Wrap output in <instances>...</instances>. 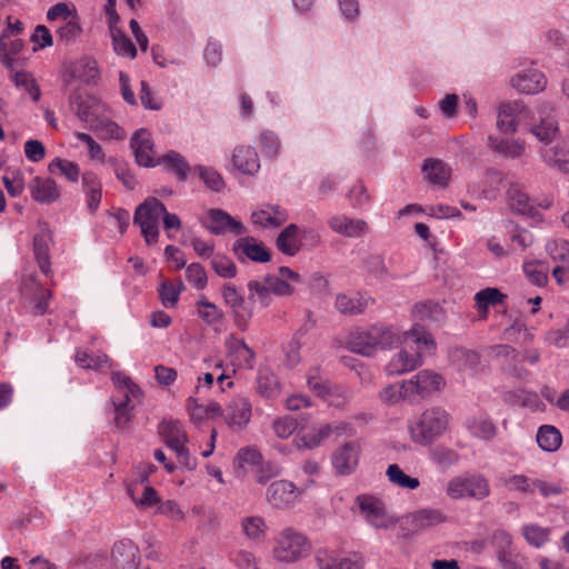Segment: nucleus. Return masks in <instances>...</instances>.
Instances as JSON below:
<instances>
[{"label":"nucleus","mask_w":569,"mask_h":569,"mask_svg":"<svg viewBox=\"0 0 569 569\" xmlns=\"http://www.w3.org/2000/svg\"><path fill=\"white\" fill-rule=\"evenodd\" d=\"M449 357L459 370L475 371L480 365V355L462 347L451 349Z\"/></svg>","instance_id":"obj_43"},{"label":"nucleus","mask_w":569,"mask_h":569,"mask_svg":"<svg viewBox=\"0 0 569 569\" xmlns=\"http://www.w3.org/2000/svg\"><path fill=\"white\" fill-rule=\"evenodd\" d=\"M403 335L393 326L373 325L357 328L347 337V348L358 355L370 357L385 349L397 347L402 342Z\"/></svg>","instance_id":"obj_2"},{"label":"nucleus","mask_w":569,"mask_h":569,"mask_svg":"<svg viewBox=\"0 0 569 569\" xmlns=\"http://www.w3.org/2000/svg\"><path fill=\"white\" fill-rule=\"evenodd\" d=\"M89 129L98 134L103 140H123L126 138V131L117 122L112 121L107 112L102 113Z\"/></svg>","instance_id":"obj_37"},{"label":"nucleus","mask_w":569,"mask_h":569,"mask_svg":"<svg viewBox=\"0 0 569 569\" xmlns=\"http://www.w3.org/2000/svg\"><path fill=\"white\" fill-rule=\"evenodd\" d=\"M405 393L409 403H416L439 392L446 385L445 378L429 369L418 371L411 378L403 380Z\"/></svg>","instance_id":"obj_9"},{"label":"nucleus","mask_w":569,"mask_h":569,"mask_svg":"<svg viewBox=\"0 0 569 569\" xmlns=\"http://www.w3.org/2000/svg\"><path fill=\"white\" fill-rule=\"evenodd\" d=\"M546 251L557 266L569 268V241L565 239L549 240L546 243Z\"/></svg>","instance_id":"obj_54"},{"label":"nucleus","mask_w":569,"mask_h":569,"mask_svg":"<svg viewBox=\"0 0 569 569\" xmlns=\"http://www.w3.org/2000/svg\"><path fill=\"white\" fill-rule=\"evenodd\" d=\"M467 428L472 436L483 440L492 439L497 432L495 423L487 417H477L468 420Z\"/></svg>","instance_id":"obj_52"},{"label":"nucleus","mask_w":569,"mask_h":569,"mask_svg":"<svg viewBox=\"0 0 569 569\" xmlns=\"http://www.w3.org/2000/svg\"><path fill=\"white\" fill-rule=\"evenodd\" d=\"M159 435L166 446L176 453L180 465L189 470H193L197 467L196 460L191 458L190 451L186 447L189 439L180 421L163 420L159 425Z\"/></svg>","instance_id":"obj_8"},{"label":"nucleus","mask_w":569,"mask_h":569,"mask_svg":"<svg viewBox=\"0 0 569 569\" xmlns=\"http://www.w3.org/2000/svg\"><path fill=\"white\" fill-rule=\"evenodd\" d=\"M256 391L264 399H274L281 392L278 377L268 368H259L256 378Z\"/></svg>","instance_id":"obj_33"},{"label":"nucleus","mask_w":569,"mask_h":569,"mask_svg":"<svg viewBox=\"0 0 569 569\" xmlns=\"http://www.w3.org/2000/svg\"><path fill=\"white\" fill-rule=\"evenodd\" d=\"M31 198L42 204L56 202L60 197V190L51 178L34 177L29 183Z\"/></svg>","instance_id":"obj_28"},{"label":"nucleus","mask_w":569,"mask_h":569,"mask_svg":"<svg viewBox=\"0 0 569 569\" xmlns=\"http://www.w3.org/2000/svg\"><path fill=\"white\" fill-rule=\"evenodd\" d=\"M351 431L352 428L349 425H337L333 427L329 423H325L318 427H312L311 429L300 433L295 441L299 449H313L319 447L332 432H337L338 435H350Z\"/></svg>","instance_id":"obj_19"},{"label":"nucleus","mask_w":569,"mask_h":569,"mask_svg":"<svg viewBox=\"0 0 569 569\" xmlns=\"http://www.w3.org/2000/svg\"><path fill=\"white\" fill-rule=\"evenodd\" d=\"M221 295L224 303L232 310L236 326L240 330H246L253 315L252 307L244 301L242 295L238 292L232 283H224L221 288Z\"/></svg>","instance_id":"obj_16"},{"label":"nucleus","mask_w":569,"mask_h":569,"mask_svg":"<svg viewBox=\"0 0 569 569\" xmlns=\"http://www.w3.org/2000/svg\"><path fill=\"white\" fill-rule=\"evenodd\" d=\"M541 157L548 166L569 174V149H566L565 146L556 144L545 149Z\"/></svg>","instance_id":"obj_41"},{"label":"nucleus","mask_w":569,"mask_h":569,"mask_svg":"<svg viewBox=\"0 0 569 569\" xmlns=\"http://www.w3.org/2000/svg\"><path fill=\"white\" fill-rule=\"evenodd\" d=\"M430 460L440 468L448 469L459 462L460 455L453 449L439 446L430 452Z\"/></svg>","instance_id":"obj_61"},{"label":"nucleus","mask_w":569,"mask_h":569,"mask_svg":"<svg viewBox=\"0 0 569 569\" xmlns=\"http://www.w3.org/2000/svg\"><path fill=\"white\" fill-rule=\"evenodd\" d=\"M233 251L242 259V257L254 262H268L271 258L270 251L253 237H241L233 243Z\"/></svg>","instance_id":"obj_25"},{"label":"nucleus","mask_w":569,"mask_h":569,"mask_svg":"<svg viewBox=\"0 0 569 569\" xmlns=\"http://www.w3.org/2000/svg\"><path fill=\"white\" fill-rule=\"evenodd\" d=\"M2 182L12 198L20 197L26 188L24 173L19 169L8 168L2 176Z\"/></svg>","instance_id":"obj_51"},{"label":"nucleus","mask_w":569,"mask_h":569,"mask_svg":"<svg viewBox=\"0 0 569 569\" xmlns=\"http://www.w3.org/2000/svg\"><path fill=\"white\" fill-rule=\"evenodd\" d=\"M113 50L118 56L136 58L137 48L133 42L119 29L111 30Z\"/></svg>","instance_id":"obj_59"},{"label":"nucleus","mask_w":569,"mask_h":569,"mask_svg":"<svg viewBox=\"0 0 569 569\" xmlns=\"http://www.w3.org/2000/svg\"><path fill=\"white\" fill-rule=\"evenodd\" d=\"M536 440L543 451L555 452L561 446L562 436L556 427L543 425L538 429Z\"/></svg>","instance_id":"obj_44"},{"label":"nucleus","mask_w":569,"mask_h":569,"mask_svg":"<svg viewBox=\"0 0 569 569\" xmlns=\"http://www.w3.org/2000/svg\"><path fill=\"white\" fill-rule=\"evenodd\" d=\"M511 83L519 92L527 94H536L543 91L547 86L545 74L537 69H529L517 73Z\"/></svg>","instance_id":"obj_27"},{"label":"nucleus","mask_w":569,"mask_h":569,"mask_svg":"<svg viewBox=\"0 0 569 569\" xmlns=\"http://www.w3.org/2000/svg\"><path fill=\"white\" fill-rule=\"evenodd\" d=\"M73 74L84 83L96 84L100 77L97 61L90 57L79 59L74 64Z\"/></svg>","instance_id":"obj_45"},{"label":"nucleus","mask_w":569,"mask_h":569,"mask_svg":"<svg viewBox=\"0 0 569 569\" xmlns=\"http://www.w3.org/2000/svg\"><path fill=\"white\" fill-rule=\"evenodd\" d=\"M427 180L439 188H446L451 176V168L441 160L427 159L422 166Z\"/></svg>","instance_id":"obj_35"},{"label":"nucleus","mask_w":569,"mask_h":569,"mask_svg":"<svg viewBox=\"0 0 569 569\" xmlns=\"http://www.w3.org/2000/svg\"><path fill=\"white\" fill-rule=\"evenodd\" d=\"M361 517L376 529H388L396 525L398 519L391 515L386 503L372 495H359L356 497Z\"/></svg>","instance_id":"obj_11"},{"label":"nucleus","mask_w":569,"mask_h":569,"mask_svg":"<svg viewBox=\"0 0 569 569\" xmlns=\"http://www.w3.org/2000/svg\"><path fill=\"white\" fill-rule=\"evenodd\" d=\"M360 447L356 441L346 442L332 455V466L337 473L347 476L352 473L359 462Z\"/></svg>","instance_id":"obj_21"},{"label":"nucleus","mask_w":569,"mask_h":569,"mask_svg":"<svg viewBox=\"0 0 569 569\" xmlns=\"http://www.w3.org/2000/svg\"><path fill=\"white\" fill-rule=\"evenodd\" d=\"M201 223L210 233L216 236L226 233L241 236L247 231V228L240 221L222 209H209Z\"/></svg>","instance_id":"obj_14"},{"label":"nucleus","mask_w":569,"mask_h":569,"mask_svg":"<svg viewBox=\"0 0 569 569\" xmlns=\"http://www.w3.org/2000/svg\"><path fill=\"white\" fill-rule=\"evenodd\" d=\"M327 223L333 232L347 238H360L369 232V226L365 220L346 214H335Z\"/></svg>","instance_id":"obj_23"},{"label":"nucleus","mask_w":569,"mask_h":569,"mask_svg":"<svg viewBox=\"0 0 569 569\" xmlns=\"http://www.w3.org/2000/svg\"><path fill=\"white\" fill-rule=\"evenodd\" d=\"M402 342L412 341L417 349L408 351L401 349L396 352L386 366L388 376H400L413 371L423 363L422 351H433L436 342L426 328L419 323L412 325L408 331H401Z\"/></svg>","instance_id":"obj_1"},{"label":"nucleus","mask_w":569,"mask_h":569,"mask_svg":"<svg viewBox=\"0 0 569 569\" xmlns=\"http://www.w3.org/2000/svg\"><path fill=\"white\" fill-rule=\"evenodd\" d=\"M166 212V206L154 197H148L134 211L133 222L138 224L147 244L151 246L159 239V221Z\"/></svg>","instance_id":"obj_7"},{"label":"nucleus","mask_w":569,"mask_h":569,"mask_svg":"<svg viewBox=\"0 0 569 569\" xmlns=\"http://www.w3.org/2000/svg\"><path fill=\"white\" fill-rule=\"evenodd\" d=\"M449 425V415L446 410L433 407L425 410L408 426L410 438L420 446H429L443 435Z\"/></svg>","instance_id":"obj_3"},{"label":"nucleus","mask_w":569,"mask_h":569,"mask_svg":"<svg viewBox=\"0 0 569 569\" xmlns=\"http://www.w3.org/2000/svg\"><path fill=\"white\" fill-rule=\"evenodd\" d=\"M530 110L520 100L501 102L498 108L497 128L503 133H513L518 129V119H527Z\"/></svg>","instance_id":"obj_18"},{"label":"nucleus","mask_w":569,"mask_h":569,"mask_svg":"<svg viewBox=\"0 0 569 569\" xmlns=\"http://www.w3.org/2000/svg\"><path fill=\"white\" fill-rule=\"evenodd\" d=\"M386 475L392 485L402 489L415 490L420 485L418 478L406 475L397 463L389 465Z\"/></svg>","instance_id":"obj_53"},{"label":"nucleus","mask_w":569,"mask_h":569,"mask_svg":"<svg viewBox=\"0 0 569 569\" xmlns=\"http://www.w3.org/2000/svg\"><path fill=\"white\" fill-rule=\"evenodd\" d=\"M313 485V480L306 481L301 487L289 480H276L268 486L266 500L274 509H287L296 505L301 495Z\"/></svg>","instance_id":"obj_12"},{"label":"nucleus","mask_w":569,"mask_h":569,"mask_svg":"<svg viewBox=\"0 0 569 569\" xmlns=\"http://www.w3.org/2000/svg\"><path fill=\"white\" fill-rule=\"evenodd\" d=\"M311 549L307 536L292 527L282 529L274 538L273 558L283 563H293L306 557Z\"/></svg>","instance_id":"obj_4"},{"label":"nucleus","mask_w":569,"mask_h":569,"mask_svg":"<svg viewBox=\"0 0 569 569\" xmlns=\"http://www.w3.org/2000/svg\"><path fill=\"white\" fill-rule=\"evenodd\" d=\"M522 269L532 284L543 287L548 282L549 267L546 261H526Z\"/></svg>","instance_id":"obj_49"},{"label":"nucleus","mask_w":569,"mask_h":569,"mask_svg":"<svg viewBox=\"0 0 569 569\" xmlns=\"http://www.w3.org/2000/svg\"><path fill=\"white\" fill-rule=\"evenodd\" d=\"M111 557L117 567L136 569L139 562V549L130 539H123L113 545Z\"/></svg>","instance_id":"obj_29"},{"label":"nucleus","mask_w":569,"mask_h":569,"mask_svg":"<svg viewBox=\"0 0 569 569\" xmlns=\"http://www.w3.org/2000/svg\"><path fill=\"white\" fill-rule=\"evenodd\" d=\"M12 81L18 89L24 90L33 101H39L41 97L40 88L31 73L17 71L12 76Z\"/></svg>","instance_id":"obj_60"},{"label":"nucleus","mask_w":569,"mask_h":569,"mask_svg":"<svg viewBox=\"0 0 569 569\" xmlns=\"http://www.w3.org/2000/svg\"><path fill=\"white\" fill-rule=\"evenodd\" d=\"M23 43L20 39L11 40L8 37V30H3L0 36V60L1 62L10 69H13L14 59L11 56H14L20 52Z\"/></svg>","instance_id":"obj_48"},{"label":"nucleus","mask_w":569,"mask_h":569,"mask_svg":"<svg viewBox=\"0 0 569 569\" xmlns=\"http://www.w3.org/2000/svg\"><path fill=\"white\" fill-rule=\"evenodd\" d=\"M258 143L266 157L274 159L279 156L281 141L276 132L269 129L261 130L259 133Z\"/></svg>","instance_id":"obj_55"},{"label":"nucleus","mask_w":569,"mask_h":569,"mask_svg":"<svg viewBox=\"0 0 569 569\" xmlns=\"http://www.w3.org/2000/svg\"><path fill=\"white\" fill-rule=\"evenodd\" d=\"M111 380L114 387L123 392V399L116 401L111 400L113 408V425L117 429H126L132 419L133 406L130 405L131 399L138 398L141 395V389L129 377L116 371L112 372Z\"/></svg>","instance_id":"obj_6"},{"label":"nucleus","mask_w":569,"mask_h":569,"mask_svg":"<svg viewBox=\"0 0 569 569\" xmlns=\"http://www.w3.org/2000/svg\"><path fill=\"white\" fill-rule=\"evenodd\" d=\"M242 533L252 541H262L267 535L268 526L261 516H247L240 520Z\"/></svg>","instance_id":"obj_42"},{"label":"nucleus","mask_w":569,"mask_h":569,"mask_svg":"<svg viewBox=\"0 0 569 569\" xmlns=\"http://www.w3.org/2000/svg\"><path fill=\"white\" fill-rule=\"evenodd\" d=\"M233 167L243 174L254 176L260 169V160L254 148L237 146L232 152Z\"/></svg>","instance_id":"obj_30"},{"label":"nucleus","mask_w":569,"mask_h":569,"mask_svg":"<svg viewBox=\"0 0 569 569\" xmlns=\"http://www.w3.org/2000/svg\"><path fill=\"white\" fill-rule=\"evenodd\" d=\"M229 361L232 367L238 369H252L254 366V351L241 339L229 336L226 339Z\"/></svg>","instance_id":"obj_22"},{"label":"nucleus","mask_w":569,"mask_h":569,"mask_svg":"<svg viewBox=\"0 0 569 569\" xmlns=\"http://www.w3.org/2000/svg\"><path fill=\"white\" fill-rule=\"evenodd\" d=\"M194 170L210 190L219 192L224 188L223 178L214 168L198 164Z\"/></svg>","instance_id":"obj_64"},{"label":"nucleus","mask_w":569,"mask_h":569,"mask_svg":"<svg viewBox=\"0 0 569 569\" xmlns=\"http://www.w3.org/2000/svg\"><path fill=\"white\" fill-rule=\"evenodd\" d=\"M252 407L248 398L234 397L224 408V421L229 426L246 427L251 418Z\"/></svg>","instance_id":"obj_26"},{"label":"nucleus","mask_w":569,"mask_h":569,"mask_svg":"<svg viewBox=\"0 0 569 569\" xmlns=\"http://www.w3.org/2000/svg\"><path fill=\"white\" fill-rule=\"evenodd\" d=\"M298 240L301 249H313L321 243L319 226L298 224Z\"/></svg>","instance_id":"obj_58"},{"label":"nucleus","mask_w":569,"mask_h":569,"mask_svg":"<svg viewBox=\"0 0 569 569\" xmlns=\"http://www.w3.org/2000/svg\"><path fill=\"white\" fill-rule=\"evenodd\" d=\"M56 32L59 37V40L64 44L76 42L82 32L79 16L77 14L72 18H69V20L57 24Z\"/></svg>","instance_id":"obj_50"},{"label":"nucleus","mask_w":569,"mask_h":569,"mask_svg":"<svg viewBox=\"0 0 569 569\" xmlns=\"http://www.w3.org/2000/svg\"><path fill=\"white\" fill-rule=\"evenodd\" d=\"M34 290L32 296L33 303V312L34 315L42 316L47 312L49 306V299L51 298V292L47 289H43L42 286L36 280L34 277H30L23 280L22 290L27 292L28 290Z\"/></svg>","instance_id":"obj_38"},{"label":"nucleus","mask_w":569,"mask_h":569,"mask_svg":"<svg viewBox=\"0 0 569 569\" xmlns=\"http://www.w3.org/2000/svg\"><path fill=\"white\" fill-rule=\"evenodd\" d=\"M490 148L506 158L518 159L526 152V142L521 139L489 137Z\"/></svg>","instance_id":"obj_32"},{"label":"nucleus","mask_w":569,"mask_h":569,"mask_svg":"<svg viewBox=\"0 0 569 569\" xmlns=\"http://www.w3.org/2000/svg\"><path fill=\"white\" fill-rule=\"evenodd\" d=\"M48 169L51 173L59 172L61 176H63L68 181L72 183L78 182L80 177L79 166L76 162L67 159L54 158L49 163Z\"/></svg>","instance_id":"obj_56"},{"label":"nucleus","mask_w":569,"mask_h":569,"mask_svg":"<svg viewBox=\"0 0 569 569\" xmlns=\"http://www.w3.org/2000/svg\"><path fill=\"white\" fill-rule=\"evenodd\" d=\"M50 231L42 227L33 237V253L40 271L49 277L52 273L50 261Z\"/></svg>","instance_id":"obj_31"},{"label":"nucleus","mask_w":569,"mask_h":569,"mask_svg":"<svg viewBox=\"0 0 569 569\" xmlns=\"http://www.w3.org/2000/svg\"><path fill=\"white\" fill-rule=\"evenodd\" d=\"M527 126L540 142L550 143L559 131L553 106L549 102L539 104L535 111H530Z\"/></svg>","instance_id":"obj_10"},{"label":"nucleus","mask_w":569,"mask_h":569,"mask_svg":"<svg viewBox=\"0 0 569 569\" xmlns=\"http://www.w3.org/2000/svg\"><path fill=\"white\" fill-rule=\"evenodd\" d=\"M445 520V515L439 509L433 508H423L407 516L408 523L416 530L430 528Z\"/></svg>","instance_id":"obj_36"},{"label":"nucleus","mask_w":569,"mask_h":569,"mask_svg":"<svg viewBox=\"0 0 569 569\" xmlns=\"http://www.w3.org/2000/svg\"><path fill=\"white\" fill-rule=\"evenodd\" d=\"M488 357L517 378H526L529 372L522 366L521 355L509 345H493L486 349Z\"/></svg>","instance_id":"obj_13"},{"label":"nucleus","mask_w":569,"mask_h":569,"mask_svg":"<svg viewBox=\"0 0 569 569\" xmlns=\"http://www.w3.org/2000/svg\"><path fill=\"white\" fill-rule=\"evenodd\" d=\"M197 313L209 326L219 325L223 320V312L204 297L197 302Z\"/></svg>","instance_id":"obj_57"},{"label":"nucleus","mask_w":569,"mask_h":569,"mask_svg":"<svg viewBox=\"0 0 569 569\" xmlns=\"http://www.w3.org/2000/svg\"><path fill=\"white\" fill-rule=\"evenodd\" d=\"M506 296L498 288H486L475 295L476 308L479 313L487 316L491 306L501 305Z\"/></svg>","instance_id":"obj_46"},{"label":"nucleus","mask_w":569,"mask_h":569,"mask_svg":"<svg viewBox=\"0 0 569 569\" xmlns=\"http://www.w3.org/2000/svg\"><path fill=\"white\" fill-rule=\"evenodd\" d=\"M69 102L78 119L88 123V127L108 111L107 106L100 99L78 91L70 94Z\"/></svg>","instance_id":"obj_15"},{"label":"nucleus","mask_w":569,"mask_h":569,"mask_svg":"<svg viewBox=\"0 0 569 569\" xmlns=\"http://www.w3.org/2000/svg\"><path fill=\"white\" fill-rule=\"evenodd\" d=\"M446 495L452 500L465 498L482 500L490 495L488 479L477 472H465L452 477L446 485Z\"/></svg>","instance_id":"obj_5"},{"label":"nucleus","mask_w":569,"mask_h":569,"mask_svg":"<svg viewBox=\"0 0 569 569\" xmlns=\"http://www.w3.org/2000/svg\"><path fill=\"white\" fill-rule=\"evenodd\" d=\"M159 164H162L168 172L174 174L179 181H186L191 170L187 159L176 150H169L159 158Z\"/></svg>","instance_id":"obj_34"},{"label":"nucleus","mask_w":569,"mask_h":569,"mask_svg":"<svg viewBox=\"0 0 569 569\" xmlns=\"http://www.w3.org/2000/svg\"><path fill=\"white\" fill-rule=\"evenodd\" d=\"M522 536L530 546L541 548L549 539L550 529L538 525H525Z\"/></svg>","instance_id":"obj_62"},{"label":"nucleus","mask_w":569,"mask_h":569,"mask_svg":"<svg viewBox=\"0 0 569 569\" xmlns=\"http://www.w3.org/2000/svg\"><path fill=\"white\" fill-rule=\"evenodd\" d=\"M82 186L86 193V202L90 212H96L102 198L101 182L92 172L82 174Z\"/></svg>","instance_id":"obj_40"},{"label":"nucleus","mask_w":569,"mask_h":569,"mask_svg":"<svg viewBox=\"0 0 569 569\" xmlns=\"http://www.w3.org/2000/svg\"><path fill=\"white\" fill-rule=\"evenodd\" d=\"M136 162L140 167L154 168L159 166V158L156 157L154 144L151 133L147 129L137 130L130 140Z\"/></svg>","instance_id":"obj_17"},{"label":"nucleus","mask_w":569,"mask_h":569,"mask_svg":"<svg viewBox=\"0 0 569 569\" xmlns=\"http://www.w3.org/2000/svg\"><path fill=\"white\" fill-rule=\"evenodd\" d=\"M507 199L510 208L518 213H528L532 209V203L518 183H510L507 190Z\"/></svg>","instance_id":"obj_47"},{"label":"nucleus","mask_w":569,"mask_h":569,"mask_svg":"<svg viewBox=\"0 0 569 569\" xmlns=\"http://www.w3.org/2000/svg\"><path fill=\"white\" fill-rule=\"evenodd\" d=\"M315 561L318 569H362L358 557H345L327 549L317 550Z\"/></svg>","instance_id":"obj_24"},{"label":"nucleus","mask_w":569,"mask_h":569,"mask_svg":"<svg viewBox=\"0 0 569 569\" xmlns=\"http://www.w3.org/2000/svg\"><path fill=\"white\" fill-rule=\"evenodd\" d=\"M297 231L298 223H290L278 234L276 246L281 253L293 257L301 250Z\"/></svg>","instance_id":"obj_39"},{"label":"nucleus","mask_w":569,"mask_h":569,"mask_svg":"<svg viewBox=\"0 0 569 569\" xmlns=\"http://www.w3.org/2000/svg\"><path fill=\"white\" fill-rule=\"evenodd\" d=\"M335 305L340 313L349 316L362 313L366 309V303L360 298L347 295H338Z\"/></svg>","instance_id":"obj_63"},{"label":"nucleus","mask_w":569,"mask_h":569,"mask_svg":"<svg viewBox=\"0 0 569 569\" xmlns=\"http://www.w3.org/2000/svg\"><path fill=\"white\" fill-rule=\"evenodd\" d=\"M289 219L288 211L279 204L267 203L252 211L251 222L261 229H276Z\"/></svg>","instance_id":"obj_20"}]
</instances>
